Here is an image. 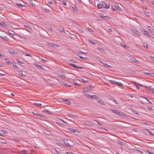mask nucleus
I'll return each instance as SVG.
<instances>
[{
    "label": "nucleus",
    "instance_id": "nucleus-19",
    "mask_svg": "<svg viewBox=\"0 0 154 154\" xmlns=\"http://www.w3.org/2000/svg\"><path fill=\"white\" fill-rule=\"evenodd\" d=\"M97 102L100 104L104 105H105V104L104 103V102L103 101L101 100H97Z\"/></svg>",
    "mask_w": 154,
    "mask_h": 154
},
{
    "label": "nucleus",
    "instance_id": "nucleus-49",
    "mask_svg": "<svg viewBox=\"0 0 154 154\" xmlns=\"http://www.w3.org/2000/svg\"><path fill=\"white\" fill-rule=\"evenodd\" d=\"M88 30V31L89 32H93V30H92V29L90 28H87Z\"/></svg>",
    "mask_w": 154,
    "mask_h": 154
},
{
    "label": "nucleus",
    "instance_id": "nucleus-25",
    "mask_svg": "<svg viewBox=\"0 0 154 154\" xmlns=\"http://www.w3.org/2000/svg\"><path fill=\"white\" fill-rule=\"evenodd\" d=\"M73 83L76 85L77 86H79L80 85L79 84L77 83L76 80H73Z\"/></svg>",
    "mask_w": 154,
    "mask_h": 154
},
{
    "label": "nucleus",
    "instance_id": "nucleus-55",
    "mask_svg": "<svg viewBox=\"0 0 154 154\" xmlns=\"http://www.w3.org/2000/svg\"><path fill=\"white\" fill-rule=\"evenodd\" d=\"M47 29L51 31L52 32V30L50 26H48L47 27Z\"/></svg>",
    "mask_w": 154,
    "mask_h": 154
},
{
    "label": "nucleus",
    "instance_id": "nucleus-6",
    "mask_svg": "<svg viewBox=\"0 0 154 154\" xmlns=\"http://www.w3.org/2000/svg\"><path fill=\"white\" fill-rule=\"evenodd\" d=\"M102 6L103 8H108L109 6L107 4H106V3L104 2H102Z\"/></svg>",
    "mask_w": 154,
    "mask_h": 154
},
{
    "label": "nucleus",
    "instance_id": "nucleus-28",
    "mask_svg": "<svg viewBox=\"0 0 154 154\" xmlns=\"http://www.w3.org/2000/svg\"><path fill=\"white\" fill-rule=\"evenodd\" d=\"M143 72L146 75H148L150 76H152V74L149 72Z\"/></svg>",
    "mask_w": 154,
    "mask_h": 154
},
{
    "label": "nucleus",
    "instance_id": "nucleus-24",
    "mask_svg": "<svg viewBox=\"0 0 154 154\" xmlns=\"http://www.w3.org/2000/svg\"><path fill=\"white\" fill-rule=\"evenodd\" d=\"M116 84L117 86H119L121 87H122L123 86V84L120 82H116Z\"/></svg>",
    "mask_w": 154,
    "mask_h": 154
},
{
    "label": "nucleus",
    "instance_id": "nucleus-27",
    "mask_svg": "<svg viewBox=\"0 0 154 154\" xmlns=\"http://www.w3.org/2000/svg\"><path fill=\"white\" fill-rule=\"evenodd\" d=\"M131 60L134 62H135V63H139V62L138 60H137V59L135 58H131Z\"/></svg>",
    "mask_w": 154,
    "mask_h": 154
},
{
    "label": "nucleus",
    "instance_id": "nucleus-3",
    "mask_svg": "<svg viewBox=\"0 0 154 154\" xmlns=\"http://www.w3.org/2000/svg\"><path fill=\"white\" fill-rule=\"evenodd\" d=\"M63 142L64 144L67 146L71 147L73 146V145L72 144H70L67 140H63Z\"/></svg>",
    "mask_w": 154,
    "mask_h": 154
},
{
    "label": "nucleus",
    "instance_id": "nucleus-15",
    "mask_svg": "<svg viewBox=\"0 0 154 154\" xmlns=\"http://www.w3.org/2000/svg\"><path fill=\"white\" fill-rule=\"evenodd\" d=\"M63 84L64 85L66 86L67 87H71V85L69 84L68 82H63Z\"/></svg>",
    "mask_w": 154,
    "mask_h": 154
},
{
    "label": "nucleus",
    "instance_id": "nucleus-52",
    "mask_svg": "<svg viewBox=\"0 0 154 154\" xmlns=\"http://www.w3.org/2000/svg\"><path fill=\"white\" fill-rule=\"evenodd\" d=\"M93 121L96 122L98 123V124L100 125H102L101 123L100 122H99L97 121L96 120H94Z\"/></svg>",
    "mask_w": 154,
    "mask_h": 154
},
{
    "label": "nucleus",
    "instance_id": "nucleus-41",
    "mask_svg": "<svg viewBox=\"0 0 154 154\" xmlns=\"http://www.w3.org/2000/svg\"><path fill=\"white\" fill-rule=\"evenodd\" d=\"M59 75L61 78H63V79H64V78H66V77L63 74H61V75Z\"/></svg>",
    "mask_w": 154,
    "mask_h": 154
},
{
    "label": "nucleus",
    "instance_id": "nucleus-22",
    "mask_svg": "<svg viewBox=\"0 0 154 154\" xmlns=\"http://www.w3.org/2000/svg\"><path fill=\"white\" fill-rule=\"evenodd\" d=\"M143 45L144 48H146L147 49L148 48V45L146 43L143 42Z\"/></svg>",
    "mask_w": 154,
    "mask_h": 154
},
{
    "label": "nucleus",
    "instance_id": "nucleus-29",
    "mask_svg": "<svg viewBox=\"0 0 154 154\" xmlns=\"http://www.w3.org/2000/svg\"><path fill=\"white\" fill-rule=\"evenodd\" d=\"M36 67L38 69H42V70L44 69L41 66L38 65L36 66Z\"/></svg>",
    "mask_w": 154,
    "mask_h": 154
},
{
    "label": "nucleus",
    "instance_id": "nucleus-47",
    "mask_svg": "<svg viewBox=\"0 0 154 154\" xmlns=\"http://www.w3.org/2000/svg\"><path fill=\"white\" fill-rule=\"evenodd\" d=\"M144 34L145 35H148V34H149V32L146 31H145L144 32Z\"/></svg>",
    "mask_w": 154,
    "mask_h": 154
},
{
    "label": "nucleus",
    "instance_id": "nucleus-46",
    "mask_svg": "<svg viewBox=\"0 0 154 154\" xmlns=\"http://www.w3.org/2000/svg\"><path fill=\"white\" fill-rule=\"evenodd\" d=\"M66 153L67 154H76L75 153L72 152H66Z\"/></svg>",
    "mask_w": 154,
    "mask_h": 154
},
{
    "label": "nucleus",
    "instance_id": "nucleus-1",
    "mask_svg": "<svg viewBox=\"0 0 154 154\" xmlns=\"http://www.w3.org/2000/svg\"><path fill=\"white\" fill-rule=\"evenodd\" d=\"M110 110L114 113H115L118 115V116H124V114L120 111H118L116 110H113L111 109H110Z\"/></svg>",
    "mask_w": 154,
    "mask_h": 154
},
{
    "label": "nucleus",
    "instance_id": "nucleus-40",
    "mask_svg": "<svg viewBox=\"0 0 154 154\" xmlns=\"http://www.w3.org/2000/svg\"><path fill=\"white\" fill-rule=\"evenodd\" d=\"M13 67H14L15 68V69H18V66H17L16 65V64H13Z\"/></svg>",
    "mask_w": 154,
    "mask_h": 154
},
{
    "label": "nucleus",
    "instance_id": "nucleus-12",
    "mask_svg": "<svg viewBox=\"0 0 154 154\" xmlns=\"http://www.w3.org/2000/svg\"><path fill=\"white\" fill-rule=\"evenodd\" d=\"M132 31L133 33H135L136 35H140L139 32L136 29H133Z\"/></svg>",
    "mask_w": 154,
    "mask_h": 154
},
{
    "label": "nucleus",
    "instance_id": "nucleus-38",
    "mask_svg": "<svg viewBox=\"0 0 154 154\" xmlns=\"http://www.w3.org/2000/svg\"><path fill=\"white\" fill-rule=\"evenodd\" d=\"M44 11L47 13H49L50 12L48 9L46 8H44Z\"/></svg>",
    "mask_w": 154,
    "mask_h": 154
},
{
    "label": "nucleus",
    "instance_id": "nucleus-64",
    "mask_svg": "<svg viewBox=\"0 0 154 154\" xmlns=\"http://www.w3.org/2000/svg\"><path fill=\"white\" fill-rule=\"evenodd\" d=\"M124 47L126 48H128L129 47L128 46H127L125 45H122Z\"/></svg>",
    "mask_w": 154,
    "mask_h": 154
},
{
    "label": "nucleus",
    "instance_id": "nucleus-20",
    "mask_svg": "<svg viewBox=\"0 0 154 154\" xmlns=\"http://www.w3.org/2000/svg\"><path fill=\"white\" fill-rule=\"evenodd\" d=\"M0 25L5 27H6L7 26V24L4 22H2L0 23Z\"/></svg>",
    "mask_w": 154,
    "mask_h": 154
},
{
    "label": "nucleus",
    "instance_id": "nucleus-4",
    "mask_svg": "<svg viewBox=\"0 0 154 154\" xmlns=\"http://www.w3.org/2000/svg\"><path fill=\"white\" fill-rule=\"evenodd\" d=\"M147 88H146V89H148L149 92L150 94H153L154 91V88L151 87H147Z\"/></svg>",
    "mask_w": 154,
    "mask_h": 154
},
{
    "label": "nucleus",
    "instance_id": "nucleus-14",
    "mask_svg": "<svg viewBox=\"0 0 154 154\" xmlns=\"http://www.w3.org/2000/svg\"><path fill=\"white\" fill-rule=\"evenodd\" d=\"M0 38L1 39H2L3 40H4L5 41H8L9 40L8 38L6 36H1L0 35Z\"/></svg>",
    "mask_w": 154,
    "mask_h": 154
},
{
    "label": "nucleus",
    "instance_id": "nucleus-59",
    "mask_svg": "<svg viewBox=\"0 0 154 154\" xmlns=\"http://www.w3.org/2000/svg\"><path fill=\"white\" fill-rule=\"evenodd\" d=\"M70 61L72 63H77V62L74 60H70Z\"/></svg>",
    "mask_w": 154,
    "mask_h": 154
},
{
    "label": "nucleus",
    "instance_id": "nucleus-18",
    "mask_svg": "<svg viewBox=\"0 0 154 154\" xmlns=\"http://www.w3.org/2000/svg\"><path fill=\"white\" fill-rule=\"evenodd\" d=\"M147 29L149 30V31H151L152 32H154V30L153 29L152 27H150L149 26H148L147 27Z\"/></svg>",
    "mask_w": 154,
    "mask_h": 154
},
{
    "label": "nucleus",
    "instance_id": "nucleus-33",
    "mask_svg": "<svg viewBox=\"0 0 154 154\" xmlns=\"http://www.w3.org/2000/svg\"><path fill=\"white\" fill-rule=\"evenodd\" d=\"M85 95L87 97L91 99V98H92V95H90L88 94H86Z\"/></svg>",
    "mask_w": 154,
    "mask_h": 154
},
{
    "label": "nucleus",
    "instance_id": "nucleus-57",
    "mask_svg": "<svg viewBox=\"0 0 154 154\" xmlns=\"http://www.w3.org/2000/svg\"><path fill=\"white\" fill-rule=\"evenodd\" d=\"M133 113L134 114L139 115V114L137 112V111H133Z\"/></svg>",
    "mask_w": 154,
    "mask_h": 154
},
{
    "label": "nucleus",
    "instance_id": "nucleus-58",
    "mask_svg": "<svg viewBox=\"0 0 154 154\" xmlns=\"http://www.w3.org/2000/svg\"><path fill=\"white\" fill-rule=\"evenodd\" d=\"M41 60H42V62H48V60H45L42 58Z\"/></svg>",
    "mask_w": 154,
    "mask_h": 154
},
{
    "label": "nucleus",
    "instance_id": "nucleus-30",
    "mask_svg": "<svg viewBox=\"0 0 154 154\" xmlns=\"http://www.w3.org/2000/svg\"><path fill=\"white\" fill-rule=\"evenodd\" d=\"M108 82H110L112 84H116V82L112 80H109Z\"/></svg>",
    "mask_w": 154,
    "mask_h": 154
},
{
    "label": "nucleus",
    "instance_id": "nucleus-5",
    "mask_svg": "<svg viewBox=\"0 0 154 154\" xmlns=\"http://www.w3.org/2000/svg\"><path fill=\"white\" fill-rule=\"evenodd\" d=\"M113 6L115 7L116 9L119 10V11L121 10V8L119 7L118 4L114 3L113 4Z\"/></svg>",
    "mask_w": 154,
    "mask_h": 154
},
{
    "label": "nucleus",
    "instance_id": "nucleus-21",
    "mask_svg": "<svg viewBox=\"0 0 154 154\" xmlns=\"http://www.w3.org/2000/svg\"><path fill=\"white\" fill-rule=\"evenodd\" d=\"M32 113L34 115H37V116H40L41 118H43L44 117V116H42V115L41 114H39L38 113H34L33 112H32Z\"/></svg>",
    "mask_w": 154,
    "mask_h": 154
},
{
    "label": "nucleus",
    "instance_id": "nucleus-63",
    "mask_svg": "<svg viewBox=\"0 0 154 154\" xmlns=\"http://www.w3.org/2000/svg\"><path fill=\"white\" fill-rule=\"evenodd\" d=\"M2 131L4 134H7L8 133L5 130H2Z\"/></svg>",
    "mask_w": 154,
    "mask_h": 154
},
{
    "label": "nucleus",
    "instance_id": "nucleus-23",
    "mask_svg": "<svg viewBox=\"0 0 154 154\" xmlns=\"http://www.w3.org/2000/svg\"><path fill=\"white\" fill-rule=\"evenodd\" d=\"M34 104L37 107H40L42 105V103H38L36 102L34 103Z\"/></svg>",
    "mask_w": 154,
    "mask_h": 154
},
{
    "label": "nucleus",
    "instance_id": "nucleus-34",
    "mask_svg": "<svg viewBox=\"0 0 154 154\" xmlns=\"http://www.w3.org/2000/svg\"><path fill=\"white\" fill-rule=\"evenodd\" d=\"M5 61L8 65H11V63L9 60L7 59H5Z\"/></svg>",
    "mask_w": 154,
    "mask_h": 154
},
{
    "label": "nucleus",
    "instance_id": "nucleus-32",
    "mask_svg": "<svg viewBox=\"0 0 154 154\" xmlns=\"http://www.w3.org/2000/svg\"><path fill=\"white\" fill-rule=\"evenodd\" d=\"M68 129L69 131L74 133L76 132V131L72 128H69Z\"/></svg>",
    "mask_w": 154,
    "mask_h": 154
},
{
    "label": "nucleus",
    "instance_id": "nucleus-43",
    "mask_svg": "<svg viewBox=\"0 0 154 154\" xmlns=\"http://www.w3.org/2000/svg\"><path fill=\"white\" fill-rule=\"evenodd\" d=\"M59 45H58L55 44H53V47L55 48H56L58 47H59Z\"/></svg>",
    "mask_w": 154,
    "mask_h": 154
},
{
    "label": "nucleus",
    "instance_id": "nucleus-53",
    "mask_svg": "<svg viewBox=\"0 0 154 154\" xmlns=\"http://www.w3.org/2000/svg\"><path fill=\"white\" fill-rule=\"evenodd\" d=\"M84 124L88 126H92V125H91V124H90L87 123H84Z\"/></svg>",
    "mask_w": 154,
    "mask_h": 154
},
{
    "label": "nucleus",
    "instance_id": "nucleus-10",
    "mask_svg": "<svg viewBox=\"0 0 154 154\" xmlns=\"http://www.w3.org/2000/svg\"><path fill=\"white\" fill-rule=\"evenodd\" d=\"M17 72L19 73V74L22 77H25L26 76V75L25 74H23V72L21 71H17Z\"/></svg>",
    "mask_w": 154,
    "mask_h": 154
},
{
    "label": "nucleus",
    "instance_id": "nucleus-31",
    "mask_svg": "<svg viewBox=\"0 0 154 154\" xmlns=\"http://www.w3.org/2000/svg\"><path fill=\"white\" fill-rule=\"evenodd\" d=\"M98 99V97L97 96L95 95H92L91 99Z\"/></svg>",
    "mask_w": 154,
    "mask_h": 154
},
{
    "label": "nucleus",
    "instance_id": "nucleus-8",
    "mask_svg": "<svg viewBox=\"0 0 154 154\" xmlns=\"http://www.w3.org/2000/svg\"><path fill=\"white\" fill-rule=\"evenodd\" d=\"M63 102L66 104L70 105L71 103V102L69 100L67 99H63Z\"/></svg>",
    "mask_w": 154,
    "mask_h": 154
},
{
    "label": "nucleus",
    "instance_id": "nucleus-45",
    "mask_svg": "<svg viewBox=\"0 0 154 154\" xmlns=\"http://www.w3.org/2000/svg\"><path fill=\"white\" fill-rule=\"evenodd\" d=\"M111 100H112L113 101V102L114 103H115V104H118V103L114 99H113V100L111 99Z\"/></svg>",
    "mask_w": 154,
    "mask_h": 154
},
{
    "label": "nucleus",
    "instance_id": "nucleus-42",
    "mask_svg": "<svg viewBox=\"0 0 154 154\" xmlns=\"http://www.w3.org/2000/svg\"><path fill=\"white\" fill-rule=\"evenodd\" d=\"M43 112H44L45 113H49L50 112V111L47 110V109H45L43 111Z\"/></svg>",
    "mask_w": 154,
    "mask_h": 154
},
{
    "label": "nucleus",
    "instance_id": "nucleus-2",
    "mask_svg": "<svg viewBox=\"0 0 154 154\" xmlns=\"http://www.w3.org/2000/svg\"><path fill=\"white\" fill-rule=\"evenodd\" d=\"M91 86L90 85L88 86H87L84 88L83 90V93L86 92L91 90Z\"/></svg>",
    "mask_w": 154,
    "mask_h": 154
},
{
    "label": "nucleus",
    "instance_id": "nucleus-39",
    "mask_svg": "<svg viewBox=\"0 0 154 154\" xmlns=\"http://www.w3.org/2000/svg\"><path fill=\"white\" fill-rule=\"evenodd\" d=\"M77 30L80 33H83L84 32V31L82 29H78Z\"/></svg>",
    "mask_w": 154,
    "mask_h": 154
},
{
    "label": "nucleus",
    "instance_id": "nucleus-37",
    "mask_svg": "<svg viewBox=\"0 0 154 154\" xmlns=\"http://www.w3.org/2000/svg\"><path fill=\"white\" fill-rule=\"evenodd\" d=\"M23 54L25 56H29L30 57H32V56L31 55H30L29 54H26V53L25 52H23Z\"/></svg>",
    "mask_w": 154,
    "mask_h": 154
},
{
    "label": "nucleus",
    "instance_id": "nucleus-13",
    "mask_svg": "<svg viewBox=\"0 0 154 154\" xmlns=\"http://www.w3.org/2000/svg\"><path fill=\"white\" fill-rule=\"evenodd\" d=\"M9 52L11 54H15V51L13 49H10L8 50Z\"/></svg>",
    "mask_w": 154,
    "mask_h": 154
},
{
    "label": "nucleus",
    "instance_id": "nucleus-26",
    "mask_svg": "<svg viewBox=\"0 0 154 154\" xmlns=\"http://www.w3.org/2000/svg\"><path fill=\"white\" fill-rule=\"evenodd\" d=\"M133 82L134 83V85H135L136 87L137 88L139 89L140 88L138 87V86H139V84L135 82Z\"/></svg>",
    "mask_w": 154,
    "mask_h": 154
},
{
    "label": "nucleus",
    "instance_id": "nucleus-48",
    "mask_svg": "<svg viewBox=\"0 0 154 154\" xmlns=\"http://www.w3.org/2000/svg\"><path fill=\"white\" fill-rule=\"evenodd\" d=\"M29 3L30 5H32V6H35L34 4L33 3L32 1V0L30 1L29 2Z\"/></svg>",
    "mask_w": 154,
    "mask_h": 154
},
{
    "label": "nucleus",
    "instance_id": "nucleus-54",
    "mask_svg": "<svg viewBox=\"0 0 154 154\" xmlns=\"http://www.w3.org/2000/svg\"><path fill=\"white\" fill-rule=\"evenodd\" d=\"M120 145H123V143H122V142L121 141H118V142H117Z\"/></svg>",
    "mask_w": 154,
    "mask_h": 154
},
{
    "label": "nucleus",
    "instance_id": "nucleus-9",
    "mask_svg": "<svg viewBox=\"0 0 154 154\" xmlns=\"http://www.w3.org/2000/svg\"><path fill=\"white\" fill-rule=\"evenodd\" d=\"M58 29L61 32L63 33V32H64V28L62 26H58Z\"/></svg>",
    "mask_w": 154,
    "mask_h": 154
},
{
    "label": "nucleus",
    "instance_id": "nucleus-50",
    "mask_svg": "<svg viewBox=\"0 0 154 154\" xmlns=\"http://www.w3.org/2000/svg\"><path fill=\"white\" fill-rule=\"evenodd\" d=\"M24 26L25 28H26L27 29H31L30 27L29 26L25 25H24Z\"/></svg>",
    "mask_w": 154,
    "mask_h": 154
},
{
    "label": "nucleus",
    "instance_id": "nucleus-36",
    "mask_svg": "<svg viewBox=\"0 0 154 154\" xmlns=\"http://www.w3.org/2000/svg\"><path fill=\"white\" fill-rule=\"evenodd\" d=\"M102 4L101 5V3H98L97 4V6L98 8L100 9L102 8Z\"/></svg>",
    "mask_w": 154,
    "mask_h": 154
},
{
    "label": "nucleus",
    "instance_id": "nucleus-16",
    "mask_svg": "<svg viewBox=\"0 0 154 154\" xmlns=\"http://www.w3.org/2000/svg\"><path fill=\"white\" fill-rule=\"evenodd\" d=\"M97 49L101 52L103 53L105 52V50L104 49L100 47H98L97 48Z\"/></svg>",
    "mask_w": 154,
    "mask_h": 154
},
{
    "label": "nucleus",
    "instance_id": "nucleus-11",
    "mask_svg": "<svg viewBox=\"0 0 154 154\" xmlns=\"http://www.w3.org/2000/svg\"><path fill=\"white\" fill-rule=\"evenodd\" d=\"M145 131H146V132L149 135H151V136H154V134L152 133L148 129H146L145 130Z\"/></svg>",
    "mask_w": 154,
    "mask_h": 154
},
{
    "label": "nucleus",
    "instance_id": "nucleus-60",
    "mask_svg": "<svg viewBox=\"0 0 154 154\" xmlns=\"http://www.w3.org/2000/svg\"><path fill=\"white\" fill-rule=\"evenodd\" d=\"M79 57L83 60H85L87 59V58L85 57Z\"/></svg>",
    "mask_w": 154,
    "mask_h": 154
},
{
    "label": "nucleus",
    "instance_id": "nucleus-61",
    "mask_svg": "<svg viewBox=\"0 0 154 154\" xmlns=\"http://www.w3.org/2000/svg\"><path fill=\"white\" fill-rule=\"evenodd\" d=\"M17 5L19 7H23V5L21 4H17Z\"/></svg>",
    "mask_w": 154,
    "mask_h": 154
},
{
    "label": "nucleus",
    "instance_id": "nucleus-7",
    "mask_svg": "<svg viewBox=\"0 0 154 154\" xmlns=\"http://www.w3.org/2000/svg\"><path fill=\"white\" fill-rule=\"evenodd\" d=\"M69 65L72 66V67H74L75 68H79V69H82L83 68L82 67H81L79 66H77L75 65V64H72V63H70L69 64Z\"/></svg>",
    "mask_w": 154,
    "mask_h": 154
},
{
    "label": "nucleus",
    "instance_id": "nucleus-56",
    "mask_svg": "<svg viewBox=\"0 0 154 154\" xmlns=\"http://www.w3.org/2000/svg\"><path fill=\"white\" fill-rule=\"evenodd\" d=\"M139 85L141 86V87H144L145 88H147V86H146L145 85H141V84H139Z\"/></svg>",
    "mask_w": 154,
    "mask_h": 154
},
{
    "label": "nucleus",
    "instance_id": "nucleus-35",
    "mask_svg": "<svg viewBox=\"0 0 154 154\" xmlns=\"http://www.w3.org/2000/svg\"><path fill=\"white\" fill-rule=\"evenodd\" d=\"M46 43L50 47H53V44H52L51 43L48 42H47Z\"/></svg>",
    "mask_w": 154,
    "mask_h": 154
},
{
    "label": "nucleus",
    "instance_id": "nucleus-17",
    "mask_svg": "<svg viewBox=\"0 0 154 154\" xmlns=\"http://www.w3.org/2000/svg\"><path fill=\"white\" fill-rule=\"evenodd\" d=\"M100 17L103 18V19H105V20H107V19H109L110 18L108 16H105L104 15H100Z\"/></svg>",
    "mask_w": 154,
    "mask_h": 154
},
{
    "label": "nucleus",
    "instance_id": "nucleus-51",
    "mask_svg": "<svg viewBox=\"0 0 154 154\" xmlns=\"http://www.w3.org/2000/svg\"><path fill=\"white\" fill-rule=\"evenodd\" d=\"M72 8L73 10H74V11H78V9L75 6L74 7H72Z\"/></svg>",
    "mask_w": 154,
    "mask_h": 154
},
{
    "label": "nucleus",
    "instance_id": "nucleus-62",
    "mask_svg": "<svg viewBox=\"0 0 154 154\" xmlns=\"http://www.w3.org/2000/svg\"><path fill=\"white\" fill-rule=\"evenodd\" d=\"M61 121L63 122V123H66V124H67V123L66 122H65L63 119H60V120Z\"/></svg>",
    "mask_w": 154,
    "mask_h": 154
},
{
    "label": "nucleus",
    "instance_id": "nucleus-44",
    "mask_svg": "<svg viewBox=\"0 0 154 154\" xmlns=\"http://www.w3.org/2000/svg\"><path fill=\"white\" fill-rule=\"evenodd\" d=\"M103 64L105 66L107 67H109V68H110V67H111V66H110V65H109L107 64L106 63H103Z\"/></svg>",
    "mask_w": 154,
    "mask_h": 154
}]
</instances>
